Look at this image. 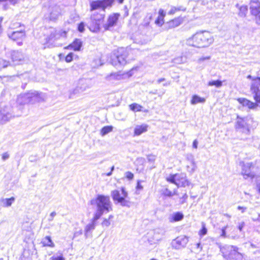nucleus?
<instances>
[{"mask_svg": "<svg viewBox=\"0 0 260 260\" xmlns=\"http://www.w3.org/2000/svg\"><path fill=\"white\" fill-rule=\"evenodd\" d=\"M214 41L212 34L206 30L197 32L186 40L188 46L197 48H206L210 46Z\"/></svg>", "mask_w": 260, "mask_h": 260, "instance_id": "1", "label": "nucleus"}, {"mask_svg": "<svg viewBox=\"0 0 260 260\" xmlns=\"http://www.w3.org/2000/svg\"><path fill=\"white\" fill-rule=\"evenodd\" d=\"M96 205V211L94 213V220H98L105 213H108L112 210V205L109 197L98 195L95 200L91 201V204Z\"/></svg>", "mask_w": 260, "mask_h": 260, "instance_id": "2", "label": "nucleus"}, {"mask_svg": "<svg viewBox=\"0 0 260 260\" xmlns=\"http://www.w3.org/2000/svg\"><path fill=\"white\" fill-rule=\"evenodd\" d=\"M22 114V109L19 111H16L14 107L4 103H0V124L4 123L11 118L18 117Z\"/></svg>", "mask_w": 260, "mask_h": 260, "instance_id": "3", "label": "nucleus"}, {"mask_svg": "<svg viewBox=\"0 0 260 260\" xmlns=\"http://www.w3.org/2000/svg\"><path fill=\"white\" fill-rule=\"evenodd\" d=\"M40 101V95L37 91H32L19 95L17 100V106L15 107L16 111H19L20 108L23 112V106L28 103L34 104Z\"/></svg>", "mask_w": 260, "mask_h": 260, "instance_id": "4", "label": "nucleus"}, {"mask_svg": "<svg viewBox=\"0 0 260 260\" xmlns=\"http://www.w3.org/2000/svg\"><path fill=\"white\" fill-rule=\"evenodd\" d=\"M129 49L120 48H118L112 57V64L115 67L118 65L123 66L127 62L126 58L129 54Z\"/></svg>", "mask_w": 260, "mask_h": 260, "instance_id": "5", "label": "nucleus"}, {"mask_svg": "<svg viewBox=\"0 0 260 260\" xmlns=\"http://www.w3.org/2000/svg\"><path fill=\"white\" fill-rule=\"evenodd\" d=\"M239 248L233 245H225L222 249L223 256L228 260H242L243 254L238 251Z\"/></svg>", "mask_w": 260, "mask_h": 260, "instance_id": "6", "label": "nucleus"}, {"mask_svg": "<svg viewBox=\"0 0 260 260\" xmlns=\"http://www.w3.org/2000/svg\"><path fill=\"white\" fill-rule=\"evenodd\" d=\"M111 196L113 200L120 203L122 206H125L126 201L125 198L127 196V192L125 191L124 188L122 187L121 190H114L112 191Z\"/></svg>", "mask_w": 260, "mask_h": 260, "instance_id": "7", "label": "nucleus"}, {"mask_svg": "<svg viewBox=\"0 0 260 260\" xmlns=\"http://www.w3.org/2000/svg\"><path fill=\"white\" fill-rule=\"evenodd\" d=\"M250 91L255 102L260 103V77L252 80Z\"/></svg>", "mask_w": 260, "mask_h": 260, "instance_id": "8", "label": "nucleus"}, {"mask_svg": "<svg viewBox=\"0 0 260 260\" xmlns=\"http://www.w3.org/2000/svg\"><path fill=\"white\" fill-rule=\"evenodd\" d=\"M188 242V238L181 235L177 237L172 242V246L175 249H180L184 248Z\"/></svg>", "mask_w": 260, "mask_h": 260, "instance_id": "9", "label": "nucleus"}, {"mask_svg": "<svg viewBox=\"0 0 260 260\" xmlns=\"http://www.w3.org/2000/svg\"><path fill=\"white\" fill-rule=\"evenodd\" d=\"M112 4V0H103L92 1L90 3L91 11L98 9L105 10L107 7L110 6Z\"/></svg>", "mask_w": 260, "mask_h": 260, "instance_id": "10", "label": "nucleus"}, {"mask_svg": "<svg viewBox=\"0 0 260 260\" xmlns=\"http://www.w3.org/2000/svg\"><path fill=\"white\" fill-rule=\"evenodd\" d=\"M102 17L101 15H93L90 18V23L89 26V29L92 31H96L100 29V21Z\"/></svg>", "mask_w": 260, "mask_h": 260, "instance_id": "11", "label": "nucleus"}, {"mask_svg": "<svg viewBox=\"0 0 260 260\" xmlns=\"http://www.w3.org/2000/svg\"><path fill=\"white\" fill-rule=\"evenodd\" d=\"M119 15L118 14H114L110 15L108 19L107 22L104 24V27L106 30H109L111 27L114 26L119 18Z\"/></svg>", "mask_w": 260, "mask_h": 260, "instance_id": "12", "label": "nucleus"}, {"mask_svg": "<svg viewBox=\"0 0 260 260\" xmlns=\"http://www.w3.org/2000/svg\"><path fill=\"white\" fill-rule=\"evenodd\" d=\"M252 163L248 162L244 164L242 166V174L245 179L247 178H253L254 177V174L251 171Z\"/></svg>", "mask_w": 260, "mask_h": 260, "instance_id": "13", "label": "nucleus"}, {"mask_svg": "<svg viewBox=\"0 0 260 260\" xmlns=\"http://www.w3.org/2000/svg\"><path fill=\"white\" fill-rule=\"evenodd\" d=\"M9 38L14 41L22 40L25 37V32L24 30H17L9 33L8 34Z\"/></svg>", "mask_w": 260, "mask_h": 260, "instance_id": "14", "label": "nucleus"}, {"mask_svg": "<svg viewBox=\"0 0 260 260\" xmlns=\"http://www.w3.org/2000/svg\"><path fill=\"white\" fill-rule=\"evenodd\" d=\"M260 2L259 0H251L250 3V10L253 15H257L260 11Z\"/></svg>", "mask_w": 260, "mask_h": 260, "instance_id": "15", "label": "nucleus"}, {"mask_svg": "<svg viewBox=\"0 0 260 260\" xmlns=\"http://www.w3.org/2000/svg\"><path fill=\"white\" fill-rule=\"evenodd\" d=\"M11 58L14 64H18L23 60L24 56L18 51H13L11 52Z\"/></svg>", "mask_w": 260, "mask_h": 260, "instance_id": "16", "label": "nucleus"}, {"mask_svg": "<svg viewBox=\"0 0 260 260\" xmlns=\"http://www.w3.org/2000/svg\"><path fill=\"white\" fill-rule=\"evenodd\" d=\"M94 215L91 220V222L88 224L85 228V236L86 238L91 236V232L94 230L97 220H94Z\"/></svg>", "mask_w": 260, "mask_h": 260, "instance_id": "17", "label": "nucleus"}, {"mask_svg": "<svg viewBox=\"0 0 260 260\" xmlns=\"http://www.w3.org/2000/svg\"><path fill=\"white\" fill-rule=\"evenodd\" d=\"M148 125L146 124L137 125L134 128V136H138L147 131Z\"/></svg>", "mask_w": 260, "mask_h": 260, "instance_id": "18", "label": "nucleus"}, {"mask_svg": "<svg viewBox=\"0 0 260 260\" xmlns=\"http://www.w3.org/2000/svg\"><path fill=\"white\" fill-rule=\"evenodd\" d=\"M239 101L243 106L247 107L251 109H255L258 106V103H253L246 99H239Z\"/></svg>", "mask_w": 260, "mask_h": 260, "instance_id": "19", "label": "nucleus"}, {"mask_svg": "<svg viewBox=\"0 0 260 260\" xmlns=\"http://www.w3.org/2000/svg\"><path fill=\"white\" fill-rule=\"evenodd\" d=\"M15 199L14 197L10 198H2L0 199V205L3 207H10L14 202Z\"/></svg>", "mask_w": 260, "mask_h": 260, "instance_id": "20", "label": "nucleus"}, {"mask_svg": "<svg viewBox=\"0 0 260 260\" xmlns=\"http://www.w3.org/2000/svg\"><path fill=\"white\" fill-rule=\"evenodd\" d=\"M82 42L81 41V40L76 39L71 44H70L67 47V48H68V49L72 48L74 51H79V50H80L81 47H82Z\"/></svg>", "mask_w": 260, "mask_h": 260, "instance_id": "21", "label": "nucleus"}, {"mask_svg": "<svg viewBox=\"0 0 260 260\" xmlns=\"http://www.w3.org/2000/svg\"><path fill=\"white\" fill-rule=\"evenodd\" d=\"M183 214L180 212H177L170 215L169 217V221L171 222L179 221L183 218Z\"/></svg>", "mask_w": 260, "mask_h": 260, "instance_id": "22", "label": "nucleus"}, {"mask_svg": "<svg viewBox=\"0 0 260 260\" xmlns=\"http://www.w3.org/2000/svg\"><path fill=\"white\" fill-rule=\"evenodd\" d=\"M236 7L239 9L238 15L241 17H244L246 16L248 9L247 6L242 5L240 6L237 4Z\"/></svg>", "mask_w": 260, "mask_h": 260, "instance_id": "23", "label": "nucleus"}, {"mask_svg": "<svg viewBox=\"0 0 260 260\" xmlns=\"http://www.w3.org/2000/svg\"><path fill=\"white\" fill-rule=\"evenodd\" d=\"M52 11L50 12V19L54 20L56 19L60 14V9L58 6H54L51 8Z\"/></svg>", "mask_w": 260, "mask_h": 260, "instance_id": "24", "label": "nucleus"}, {"mask_svg": "<svg viewBox=\"0 0 260 260\" xmlns=\"http://www.w3.org/2000/svg\"><path fill=\"white\" fill-rule=\"evenodd\" d=\"M82 91H81V90L79 89V87H77V86L74 88L72 91L70 92L69 98L70 99H75L77 97H79L81 93H82Z\"/></svg>", "mask_w": 260, "mask_h": 260, "instance_id": "25", "label": "nucleus"}, {"mask_svg": "<svg viewBox=\"0 0 260 260\" xmlns=\"http://www.w3.org/2000/svg\"><path fill=\"white\" fill-rule=\"evenodd\" d=\"M187 159L188 161H189V162H190L191 165V170L190 171V172L191 173H193L197 169V165H196V163L194 161V159L193 158V156L191 154H189V155H187Z\"/></svg>", "mask_w": 260, "mask_h": 260, "instance_id": "26", "label": "nucleus"}, {"mask_svg": "<svg viewBox=\"0 0 260 260\" xmlns=\"http://www.w3.org/2000/svg\"><path fill=\"white\" fill-rule=\"evenodd\" d=\"M205 102V99L204 98L200 97L197 95H194L192 97V99L191 100V104L192 105H196L198 103H203Z\"/></svg>", "mask_w": 260, "mask_h": 260, "instance_id": "27", "label": "nucleus"}, {"mask_svg": "<svg viewBox=\"0 0 260 260\" xmlns=\"http://www.w3.org/2000/svg\"><path fill=\"white\" fill-rule=\"evenodd\" d=\"M186 8L183 6H180L178 7H172L171 10L168 12V14H174L177 11H185Z\"/></svg>", "mask_w": 260, "mask_h": 260, "instance_id": "28", "label": "nucleus"}, {"mask_svg": "<svg viewBox=\"0 0 260 260\" xmlns=\"http://www.w3.org/2000/svg\"><path fill=\"white\" fill-rule=\"evenodd\" d=\"M77 87H79L81 91L84 92L88 88L86 80L84 79L80 80Z\"/></svg>", "mask_w": 260, "mask_h": 260, "instance_id": "29", "label": "nucleus"}, {"mask_svg": "<svg viewBox=\"0 0 260 260\" xmlns=\"http://www.w3.org/2000/svg\"><path fill=\"white\" fill-rule=\"evenodd\" d=\"M60 34L59 30L57 31L56 30H54L51 34H50L49 40H56L59 39L60 38V36L59 35Z\"/></svg>", "mask_w": 260, "mask_h": 260, "instance_id": "30", "label": "nucleus"}, {"mask_svg": "<svg viewBox=\"0 0 260 260\" xmlns=\"http://www.w3.org/2000/svg\"><path fill=\"white\" fill-rule=\"evenodd\" d=\"M176 177L177 176L175 175V174H172L168 177L166 180L167 181L175 184L177 185V187H179L180 186V183L176 182Z\"/></svg>", "mask_w": 260, "mask_h": 260, "instance_id": "31", "label": "nucleus"}, {"mask_svg": "<svg viewBox=\"0 0 260 260\" xmlns=\"http://www.w3.org/2000/svg\"><path fill=\"white\" fill-rule=\"evenodd\" d=\"M208 85L209 86H214L217 88H220L222 86V82L219 80H212V81H210L208 83Z\"/></svg>", "mask_w": 260, "mask_h": 260, "instance_id": "32", "label": "nucleus"}, {"mask_svg": "<svg viewBox=\"0 0 260 260\" xmlns=\"http://www.w3.org/2000/svg\"><path fill=\"white\" fill-rule=\"evenodd\" d=\"M42 243L44 246H47L50 247H53L54 244L52 242L50 237L46 236L43 240Z\"/></svg>", "mask_w": 260, "mask_h": 260, "instance_id": "33", "label": "nucleus"}, {"mask_svg": "<svg viewBox=\"0 0 260 260\" xmlns=\"http://www.w3.org/2000/svg\"><path fill=\"white\" fill-rule=\"evenodd\" d=\"M129 107L130 109L134 112L141 111L143 108L142 106L136 103H133L130 105Z\"/></svg>", "mask_w": 260, "mask_h": 260, "instance_id": "34", "label": "nucleus"}, {"mask_svg": "<svg viewBox=\"0 0 260 260\" xmlns=\"http://www.w3.org/2000/svg\"><path fill=\"white\" fill-rule=\"evenodd\" d=\"M113 130L112 126H105L103 127L101 131V134L102 136H105L109 133L112 132Z\"/></svg>", "mask_w": 260, "mask_h": 260, "instance_id": "35", "label": "nucleus"}, {"mask_svg": "<svg viewBox=\"0 0 260 260\" xmlns=\"http://www.w3.org/2000/svg\"><path fill=\"white\" fill-rule=\"evenodd\" d=\"M126 76L125 74H120L119 73H114L111 75L110 77L112 78L115 79L116 80H121L124 78V77Z\"/></svg>", "mask_w": 260, "mask_h": 260, "instance_id": "36", "label": "nucleus"}, {"mask_svg": "<svg viewBox=\"0 0 260 260\" xmlns=\"http://www.w3.org/2000/svg\"><path fill=\"white\" fill-rule=\"evenodd\" d=\"M176 192H177V190H176V189H175L174 190V192H172L171 191L169 190L168 188H166L164 191V194L165 196L171 197H172L174 194H177Z\"/></svg>", "mask_w": 260, "mask_h": 260, "instance_id": "37", "label": "nucleus"}, {"mask_svg": "<svg viewBox=\"0 0 260 260\" xmlns=\"http://www.w3.org/2000/svg\"><path fill=\"white\" fill-rule=\"evenodd\" d=\"M9 64L10 63L9 61L2 58L0 59V70L7 67Z\"/></svg>", "mask_w": 260, "mask_h": 260, "instance_id": "38", "label": "nucleus"}, {"mask_svg": "<svg viewBox=\"0 0 260 260\" xmlns=\"http://www.w3.org/2000/svg\"><path fill=\"white\" fill-rule=\"evenodd\" d=\"M245 122L244 120L242 119H240L237 121V128H245Z\"/></svg>", "mask_w": 260, "mask_h": 260, "instance_id": "39", "label": "nucleus"}, {"mask_svg": "<svg viewBox=\"0 0 260 260\" xmlns=\"http://www.w3.org/2000/svg\"><path fill=\"white\" fill-rule=\"evenodd\" d=\"M207 233V230L206 228L205 224L204 223H202V228L199 232V235L201 236H203L205 235Z\"/></svg>", "mask_w": 260, "mask_h": 260, "instance_id": "40", "label": "nucleus"}, {"mask_svg": "<svg viewBox=\"0 0 260 260\" xmlns=\"http://www.w3.org/2000/svg\"><path fill=\"white\" fill-rule=\"evenodd\" d=\"M179 183H180V186H185L188 185V181L186 179L185 175L184 176L183 178L181 179V181L179 182Z\"/></svg>", "mask_w": 260, "mask_h": 260, "instance_id": "41", "label": "nucleus"}, {"mask_svg": "<svg viewBox=\"0 0 260 260\" xmlns=\"http://www.w3.org/2000/svg\"><path fill=\"white\" fill-rule=\"evenodd\" d=\"M187 198V194L186 193H184L182 197L180 199V204H183L184 203H186Z\"/></svg>", "mask_w": 260, "mask_h": 260, "instance_id": "42", "label": "nucleus"}, {"mask_svg": "<svg viewBox=\"0 0 260 260\" xmlns=\"http://www.w3.org/2000/svg\"><path fill=\"white\" fill-rule=\"evenodd\" d=\"M111 223L108 219L104 218L103 222H102V225L103 226L108 227L110 225Z\"/></svg>", "mask_w": 260, "mask_h": 260, "instance_id": "43", "label": "nucleus"}, {"mask_svg": "<svg viewBox=\"0 0 260 260\" xmlns=\"http://www.w3.org/2000/svg\"><path fill=\"white\" fill-rule=\"evenodd\" d=\"M155 23L158 25H162L164 23V18H161L160 16H158L157 19L155 20Z\"/></svg>", "mask_w": 260, "mask_h": 260, "instance_id": "44", "label": "nucleus"}, {"mask_svg": "<svg viewBox=\"0 0 260 260\" xmlns=\"http://www.w3.org/2000/svg\"><path fill=\"white\" fill-rule=\"evenodd\" d=\"M186 61L185 59H183V57H178L174 59V62L176 63H183Z\"/></svg>", "mask_w": 260, "mask_h": 260, "instance_id": "45", "label": "nucleus"}, {"mask_svg": "<svg viewBox=\"0 0 260 260\" xmlns=\"http://www.w3.org/2000/svg\"><path fill=\"white\" fill-rule=\"evenodd\" d=\"M73 55V54L72 53H70L67 55V56L66 57V61L67 62H70L72 61Z\"/></svg>", "mask_w": 260, "mask_h": 260, "instance_id": "46", "label": "nucleus"}, {"mask_svg": "<svg viewBox=\"0 0 260 260\" xmlns=\"http://www.w3.org/2000/svg\"><path fill=\"white\" fill-rule=\"evenodd\" d=\"M175 175H176V182H180L181 179L183 178L185 175L183 174H175Z\"/></svg>", "mask_w": 260, "mask_h": 260, "instance_id": "47", "label": "nucleus"}, {"mask_svg": "<svg viewBox=\"0 0 260 260\" xmlns=\"http://www.w3.org/2000/svg\"><path fill=\"white\" fill-rule=\"evenodd\" d=\"M125 177L129 180H131L134 177V174L131 172H126L125 173Z\"/></svg>", "mask_w": 260, "mask_h": 260, "instance_id": "48", "label": "nucleus"}, {"mask_svg": "<svg viewBox=\"0 0 260 260\" xmlns=\"http://www.w3.org/2000/svg\"><path fill=\"white\" fill-rule=\"evenodd\" d=\"M84 24L83 22H81L79 25H78V30L80 31V32H83L84 30Z\"/></svg>", "mask_w": 260, "mask_h": 260, "instance_id": "49", "label": "nucleus"}, {"mask_svg": "<svg viewBox=\"0 0 260 260\" xmlns=\"http://www.w3.org/2000/svg\"><path fill=\"white\" fill-rule=\"evenodd\" d=\"M143 182L142 180H138L137 181V184L136 186V189L137 190H142L143 186L141 185V183Z\"/></svg>", "mask_w": 260, "mask_h": 260, "instance_id": "50", "label": "nucleus"}, {"mask_svg": "<svg viewBox=\"0 0 260 260\" xmlns=\"http://www.w3.org/2000/svg\"><path fill=\"white\" fill-rule=\"evenodd\" d=\"M10 157V155L8 152H5L2 154V159L5 161L8 159Z\"/></svg>", "mask_w": 260, "mask_h": 260, "instance_id": "51", "label": "nucleus"}, {"mask_svg": "<svg viewBox=\"0 0 260 260\" xmlns=\"http://www.w3.org/2000/svg\"><path fill=\"white\" fill-rule=\"evenodd\" d=\"M158 14H159V16H160L161 18H164L166 15V12L164 11V10H162L161 9L159 10Z\"/></svg>", "mask_w": 260, "mask_h": 260, "instance_id": "52", "label": "nucleus"}, {"mask_svg": "<svg viewBox=\"0 0 260 260\" xmlns=\"http://www.w3.org/2000/svg\"><path fill=\"white\" fill-rule=\"evenodd\" d=\"M56 213L55 212H52L50 214V216L48 218L49 221H52L53 220L54 217L56 215Z\"/></svg>", "mask_w": 260, "mask_h": 260, "instance_id": "53", "label": "nucleus"}, {"mask_svg": "<svg viewBox=\"0 0 260 260\" xmlns=\"http://www.w3.org/2000/svg\"><path fill=\"white\" fill-rule=\"evenodd\" d=\"M226 228H227V226L222 228V230H221L222 231V233L221 234V237H225V236H226V232H225V231H226Z\"/></svg>", "mask_w": 260, "mask_h": 260, "instance_id": "54", "label": "nucleus"}, {"mask_svg": "<svg viewBox=\"0 0 260 260\" xmlns=\"http://www.w3.org/2000/svg\"><path fill=\"white\" fill-rule=\"evenodd\" d=\"M210 59V56H207V57H201L199 59L198 61L199 62H201L202 61H203L205 60H209Z\"/></svg>", "mask_w": 260, "mask_h": 260, "instance_id": "55", "label": "nucleus"}, {"mask_svg": "<svg viewBox=\"0 0 260 260\" xmlns=\"http://www.w3.org/2000/svg\"><path fill=\"white\" fill-rule=\"evenodd\" d=\"M60 34H59L60 36V38H66L67 32L66 31L59 30Z\"/></svg>", "mask_w": 260, "mask_h": 260, "instance_id": "56", "label": "nucleus"}, {"mask_svg": "<svg viewBox=\"0 0 260 260\" xmlns=\"http://www.w3.org/2000/svg\"><path fill=\"white\" fill-rule=\"evenodd\" d=\"M196 246L199 252L201 251L202 250V247L201 246L200 243H197Z\"/></svg>", "mask_w": 260, "mask_h": 260, "instance_id": "57", "label": "nucleus"}, {"mask_svg": "<svg viewBox=\"0 0 260 260\" xmlns=\"http://www.w3.org/2000/svg\"><path fill=\"white\" fill-rule=\"evenodd\" d=\"M244 225H245V223L244 222H242L239 223V224L238 225V229L240 231H242L243 227L244 226Z\"/></svg>", "mask_w": 260, "mask_h": 260, "instance_id": "58", "label": "nucleus"}, {"mask_svg": "<svg viewBox=\"0 0 260 260\" xmlns=\"http://www.w3.org/2000/svg\"><path fill=\"white\" fill-rule=\"evenodd\" d=\"M198 142L197 140H194L192 143L193 148L197 149L198 148Z\"/></svg>", "mask_w": 260, "mask_h": 260, "instance_id": "59", "label": "nucleus"}, {"mask_svg": "<svg viewBox=\"0 0 260 260\" xmlns=\"http://www.w3.org/2000/svg\"><path fill=\"white\" fill-rule=\"evenodd\" d=\"M52 260H64V258L62 256L53 257Z\"/></svg>", "mask_w": 260, "mask_h": 260, "instance_id": "60", "label": "nucleus"}, {"mask_svg": "<svg viewBox=\"0 0 260 260\" xmlns=\"http://www.w3.org/2000/svg\"><path fill=\"white\" fill-rule=\"evenodd\" d=\"M238 209L239 210H241V212L242 213H244L246 211V207H241V206H238Z\"/></svg>", "mask_w": 260, "mask_h": 260, "instance_id": "61", "label": "nucleus"}, {"mask_svg": "<svg viewBox=\"0 0 260 260\" xmlns=\"http://www.w3.org/2000/svg\"><path fill=\"white\" fill-rule=\"evenodd\" d=\"M165 80V78H160L159 79H158L157 80V83L159 84L161 82L164 81Z\"/></svg>", "mask_w": 260, "mask_h": 260, "instance_id": "62", "label": "nucleus"}, {"mask_svg": "<svg viewBox=\"0 0 260 260\" xmlns=\"http://www.w3.org/2000/svg\"><path fill=\"white\" fill-rule=\"evenodd\" d=\"M114 166H113V167L111 168V172H108V173H107V176H111V174H112V171L114 170Z\"/></svg>", "mask_w": 260, "mask_h": 260, "instance_id": "63", "label": "nucleus"}, {"mask_svg": "<svg viewBox=\"0 0 260 260\" xmlns=\"http://www.w3.org/2000/svg\"><path fill=\"white\" fill-rule=\"evenodd\" d=\"M146 26L147 28H149V23H146L145 24H143L142 25V26Z\"/></svg>", "mask_w": 260, "mask_h": 260, "instance_id": "64", "label": "nucleus"}]
</instances>
